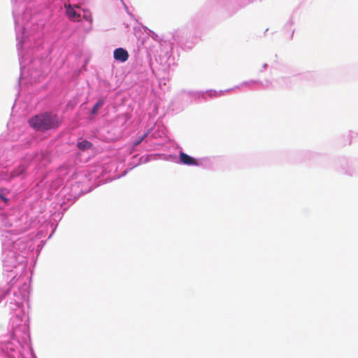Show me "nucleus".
<instances>
[{
  "label": "nucleus",
  "mask_w": 358,
  "mask_h": 358,
  "mask_svg": "<svg viewBox=\"0 0 358 358\" xmlns=\"http://www.w3.org/2000/svg\"><path fill=\"white\" fill-rule=\"evenodd\" d=\"M30 127L38 131H46L57 128L60 124L57 115L45 113L36 115L29 120Z\"/></svg>",
  "instance_id": "obj_1"
},
{
  "label": "nucleus",
  "mask_w": 358,
  "mask_h": 358,
  "mask_svg": "<svg viewBox=\"0 0 358 358\" xmlns=\"http://www.w3.org/2000/svg\"><path fill=\"white\" fill-rule=\"evenodd\" d=\"M113 57L115 60L124 62L129 58V53L125 49L118 48L114 50Z\"/></svg>",
  "instance_id": "obj_2"
},
{
  "label": "nucleus",
  "mask_w": 358,
  "mask_h": 358,
  "mask_svg": "<svg viewBox=\"0 0 358 358\" xmlns=\"http://www.w3.org/2000/svg\"><path fill=\"white\" fill-rule=\"evenodd\" d=\"M181 163L188 166H198L199 163L196 159L187 155L183 152H180L179 155Z\"/></svg>",
  "instance_id": "obj_3"
},
{
  "label": "nucleus",
  "mask_w": 358,
  "mask_h": 358,
  "mask_svg": "<svg viewBox=\"0 0 358 358\" xmlns=\"http://www.w3.org/2000/svg\"><path fill=\"white\" fill-rule=\"evenodd\" d=\"M65 8L66 15L69 19L74 21H80V14L74 10V8L71 4L65 5Z\"/></svg>",
  "instance_id": "obj_4"
},
{
  "label": "nucleus",
  "mask_w": 358,
  "mask_h": 358,
  "mask_svg": "<svg viewBox=\"0 0 358 358\" xmlns=\"http://www.w3.org/2000/svg\"><path fill=\"white\" fill-rule=\"evenodd\" d=\"M78 148L81 150H87L92 148V144L88 141L84 140L78 142L77 144Z\"/></svg>",
  "instance_id": "obj_5"
},
{
  "label": "nucleus",
  "mask_w": 358,
  "mask_h": 358,
  "mask_svg": "<svg viewBox=\"0 0 358 358\" xmlns=\"http://www.w3.org/2000/svg\"><path fill=\"white\" fill-rule=\"evenodd\" d=\"M103 103H104L103 99H100L99 101H98L92 109V114L96 115L99 109L103 106Z\"/></svg>",
  "instance_id": "obj_6"
},
{
  "label": "nucleus",
  "mask_w": 358,
  "mask_h": 358,
  "mask_svg": "<svg viewBox=\"0 0 358 358\" xmlns=\"http://www.w3.org/2000/svg\"><path fill=\"white\" fill-rule=\"evenodd\" d=\"M148 136V134L147 133H144L140 138L138 141H136L134 145L135 146H137L145 138L146 136Z\"/></svg>",
  "instance_id": "obj_7"
},
{
  "label": "nucleus",
  "mask_w": 358,
  "mask_h": 358,
  "mask_svg": "<svg viewBox=\"0 0 358 358\" xmlns=\"http://www.w3.org/2000/svg\"><path fill=\"white\" fill-rule=\"evenodd\" d=\"M20 169H21L20 172L17 173H15V176H17V175H19V174H20V173H23V172H24V167H22V168H20Z\"/></svg>",
  "instance_id": "obj_8"
},
{
  "label": "nucleus",
  "mask_w": 358,
  "mask_h": 358,
  "mask_svg": "<svg viewBox=\"0 0 358 358\" xmlns=\"http://www.w3.org/2000/svg\"><path fill=\"white\" fill-rule=\"evenodd\" d=\"M0 198H3V196L1 194H0Z\"/></svg>",
  "instance_id": "obj_9"
}]
</instances>
